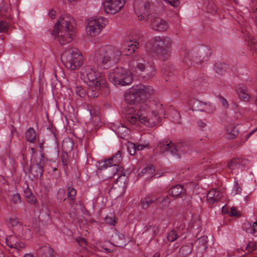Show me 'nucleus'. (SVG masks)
I'll use <instances>...</instances> for the list:
<instances>
[{"mask_svg":"<svg viewBox=\"0 0 257 257\" xmlns=\"http://www.w3.org/2000/svg\"><path fill=\"white\" fill-rule=\"evenodd\" d=\"M191 101L193 103L192 108L193 110L203 111L202 108H203L204 105H205V102L195 99L192 100Z\"/></svg>","mask_w":257,"mask_h":257,"instance_id":"ea45409f","label":"nucleus"},{"mask_svg":"<svg viewBox=\"0 0 257 257\" xmlns=\"http://www.w3.org/2000/svg\"><path fill=\"white\" fill-rule=\"evenodd\" d=\"M149 148V143H146L144 144H137L136 145L137 150L142 151L145 148Z\"/></svg>","mask_w":257,"mask_h":257,"instance_id":"5fc2aeb1","label":"nucleus"},{"mask_svg":"<svg viewBox=\"0 0 257 257\" xmlns=\"http://www.w3.org/2000/svg\"><path fill=\"white\" fill-rule=\"evenodd\" d=\"M170 6L176 7L179 5V0H164Z\"/></svg>","mask_w":257,"mask_h":257,"instance_id":"6e6d98bb","label":"nucleus"},{"mask_svg":"<svg viewBox=\"0 0 257 257\" xmlns=\"http://www.w3.org/2000/svg\"><path fill=\"white\" fill-rule=\"evenodd\" d=\"M220 100L221 101L222 105L224 106V107H227L228 106V102L227 101V100L223 97L220 96Z\"/></svg>","mask_w":257,"mask_h":257,"instance_id":"0e129e2a","label":"nucleus"},{"mask_svg":"<svg viewBox=\"0 0 257 257\" xmlns=\"http://www.w3.org/2000/svg\"><path fill=\"white\" fill-rule=\"evenodd\" d=\"M221 193L215 189L210 190L207 194L206 198L208 202L213 204L217 202L222 197Z\"/></svg>","mask_w":257,"mask_h":257,"instance_id":"5701e85b","label":"nucleus"},{"mask_svg":"<svg viewBox=\"0 0 257 257\" xmlns=\"http://www.w3.org/2000/svg\"><path fill=\"white\" fill-rule=\"evenodd\" d=\"M208 245V237L203 235L198 238L194 242L196 257H202L206 252Z\"/></svg>","mask_w":257,"mask_h":257,"instance_id":"2eb2a0df","label":"nucleus"},{"mask_svg":"<svg viewBox=\"0 0 257 257\" xmlns=\"http://www.w3.org/2000/svg\"><path fill=\"white\" fill-rule=\"evenodd\" d=\"M183 188L181 185H177L171 188L169 191V195L177 197H181L182 194Z\"/></svg>","mask_w":257,"mask_h":257,"instance_id":"2f4dec72","label":"nucleus"},{"mask_svg":"<svg viewBox=\"0 0 257 257\" xmlns=\"http://www.w3.org/2000/svg\"><path fill=\"white\" fill-rule=\"evenodd\" d=\"M9 25L5 21H0V33L5 32L8 30Z\"/></svg>","mask_w":257,"mask_h":257,"instance_id":"603ef678","label":"nucleus"},{"mask_svg":"<svg viewBox=\"0 0 257 257\" xmlns=\"http://www.w3.org/2000/svg\"><path fill=\"white\" fill-rule=\"evenodd\" d=\"M151 233L153 236H155L157 235L159 231V228L157 225H153V227L151 229Z\"/></svg>","mask_w":257,"mask_h":257,"instance_id":"13d9d810","label":"nucleus"},{"mask_svg":"<svg viewBox=\"0 0 257 257\" xmlns=\"http://www.w3.org/2000/svg\"><path fill=\"white\" fill-rule=\"evenodd\" d=\"M80 76L85 83L92 87V91H96L94 94H91V96L97 97L99 93L104 96L109 94V89L106 79L94 66L85 65L81 70Z\"/></svg>","mask_w":257,"mask_h":257,"instance_id":"f03ea898","label":"nucleus"},{"mask_svg":"<svg viewBox=\"0 0 257 257\" xmlns=\"http://www.w3.org/2000/svg\"><path fill=\"white\" fill-rule=\"evenodd\" d=\"M226 65L223 63H217L214 65V69L217 73L220 75L226 71Z\"/></svg>","mask_w":257,"mask_h":257,"instance_id":"a19ab883","label":"nucleus"},{"mask_svg":"<svg viewBox=\"0 0 257 257\" xmlns=\"http://www.w3.org/2000/svg\"><path fill=\"white\" fill-rule=\"evenodd\" d=\"M241 190V188L238 185V181L235 180L234 187L232 189V193H234V194H239Z\"/></svg>","mask_w":257,"mask_h":257,"instance_id":"09e8293b","label":"nucleus"},{"mask_svg":"<svg viewBox=\"0 0 257 257\" xmlns=\"http://www.w3.org/2000/svg\"><path fill=\"white\" fill-rule=\"evenodd\" d=\"M158 199L156 202V205L160 209H164L169 207L171 199L168 195L158 197Z\"/></svg>","mask_w":257,"mask_h":257,"instance_id":"393cba45","label":"nucleus"},{"mask_svg":"<svg viewBox=\"0 0 257 257\" xmlns=\"http://www.w3.org/2000/svg\"><path fill=\"white\" fill-rule=\"evenodd\" d=\"M150 22V27L154 31L165 32L169 28L168 23L161 17H151Z\"/></svg>","mask_w":257,"mask_h":257,"instance_id":"dca6fc26","label":"nucleus"},{"mask_svg":"<svg viewBox=\"0 0 257 257\" xmlns=\"http://www.w3.org/2000/svg\"><path fill=\"white\" fill-rule=\"evenodd\" d=\"M9 224L12 227H17L20 231H21L23 228L22 225L17 218H10L9 220Z\"/></svg>","mask_w":257,"mask_h":257,"instance_id":"79ce46f5","label":"nucleus"},{"mask_svg":"<svg viewBox=\"0 0 257 257\" xmlns=\"http://www.w3.org/2000/svg\"><path fill=\"white\" fill-rule=\"evenodd\" d=\"M75 91L76 94L81 97L84 96L86 94V91L81 86H75Z\"/></svg>","mask_w":257,"mask_h":257,"instance_id":"49530a36","label":"nucleus"},{"mask_svg":"<svg viewBox=\"0 0 257 257\" xmlns=\"http://www.w3.org/2000/svg\"><path fill=\"white\" fill-rule=\"evenodd\" d=\"M68 197L71 200L73 201L75 196L76 194V191L75 189L71 188V187H69L68 189Z\"/></svg>","mask_w":257,"mask_h":257,"instance_id":"de8ad7c7","label":"nucleus"},{"mask_svg":"<svg viewBox=\"0 0 257 257\" xmlns=\"http://www.w3.org/2000/svg\"><path fill=\"white\" fill-rule=\"evenodd\" d=\"M237 214L236 210L233 207L231 208L230 211L229 212V215L231 216H235L237 215Z\"/></svg>","mask_w":257,"mask_h":257,"instance_id":"680f3d73","label":"nucleus"},{"mask_svg":"<svg viewBox=\"0 0 257 257\" xmlns=\"http://www.w3.org/2000/svg\"><path fill=\"white\" fill-rule=\"evenodd\" d=\"M249 162L248 160L243 158H236L230 160L228 163V167L231 170H241L248 165Z\"/></svg>","mask_w":257,"mask_h":257,"instance_id":"a211bd4d","label":"nucleus"},{"mask_svg":"<svg viewBox=\"0 0 257 257\" xmlns=\"http://www.w3.org/2000/svg\"><path fill=\"white\" fill-rule=\"evenodd\" d=\"M197 50L198 52V57L200 58L199 62L207 61L211 53L210 49L208 47H202Z\"/></svg>","mask_w":257,"mask_h":257,"instance_id":"b1692460","label":"nucleus"},{"mask_svg":"<svg viewBox=\"0 0 257 257\" xmlns=\"http://www.w3.org/2000/svg\"><path fill=\"white\" fill-rule=\"evenodd\" d=\"M126 0H105L103 3L105 13L108 15H114L123 6Z\"/></svg>","mask_w":257,"mask_h":257,"instance_id":"ddd939ff","label":"nucleus"},{"mask_svg":"<svg viewBox=\"0 0 257 257\" xmlns=\"http://www.w3.org/2000/svg\"><path fill=\"white\" fill-rule=\"evenodd\" d=\"M245 41L247 45L251 49L257 50V41L251 34H248L246 36Z\"/></svg>","mask_w":257,"mask_h":257,"instance_id":"f704fd0d","label":"nucleus"},{"mask_svg":"<svg viewBox=\"0 0 257 257\" xmlns=\"http://www.w3.org/2000/svg\"><path fill=\"white\" fill-rule=\"evenodd\" d=\"M150 0H135L134 9L137 16H150L151 12Z\"/></svg>","mask_w":257,"mask_h":257,"instance_id":"9b49d317","label":"nucleus"},{"mask_svg":"<svg viewBox=\"0 0 257 257\" xmlns=\"http://www.w3.org/2000/svg\"><path fill=\"white\" fill-rule=\"evenodd\" d=\"M198 54L197 49L186 52L182 60L184 65L187 67L195 66L199 62L200 58L198 57Z\"/></svg>","mask_w":257,"mask_h":257,"instance_id":"4468645a","label":"nucleus"},{"mask_svg":"<svg viewBox=\"0 0 257 257\" xmlns=\"http://www.w3.org/2000/svg\"><path fill=\"white\" fill-rule=\"evenodd\" d=\"M77 242L81 245H86V240L83 237H78L76 239Z\"/></svg>","mask_w":257,"mask_h":257,"instance_id":"4d7b16f0","label":"nucleus"},{"mask_svg":"<svg viewBox=\"0 0 257 257\" xmlns=\"http://www.w3.org/2000/svg\"><path fill=\"white\" fill-rule=\"evenodd\" d=\"M236 92L239 97L244 101H248L251 98V96L248 92L247 87L243 84H239L236 87Z\"/></svg>","mask_w":257,"mask_h":257,"instance_id":"4be33fe9","label":"nucleus"},{"mask_svg":"<svg viewBox=\"0 0 257 257\" xmlns=\"http://www.w3.org/2000/svg\"><path fill=\"white\" fill-rule=\"evenodd\" d=\"M114 242L115 243V245L118 247H123L127 244L124 239V235L120 233L115 234Z\"/></svg>","mask_w":257,"mask_h":257,"instance_id":"7c9ffc66","label":"nucleus"},{"mask_svg":"<svg viewBox=\"0 0 257 257\" xmlns=\"http://www.w3.org/2000/svg\"><path fill=\"white\" fill-rule=\"evenodd\" d=\"M46 159L44 154L41 153V158L39 162L31 166V173L35 178L41 177L44 172V167L45 164Z\"/></svg>","mask_w":257,"mask_h":257,"instance_id":"f3484780","label":"nucleus"},{"mask_svg":"<svg viewBox=\"0 0 257 257\" xmlns=\"http://www.w3.org/2000/svg\"><path fill=\"white\" fill-rule=\"evenodd\" d=\"M198 126L201 128H203L206 126V123L202 120H199L198 121Z\"/></svg>","mask_w":257,"mask_h":257,"instance_id":"69168bd1","label":"nucleus"},{"mask_svg":"<svg viewBox=\"0 0 257 257\" xmlns=\"http://www.w3.org/2000/svg\"><path fill=\"white\" fill-rule=\"evenodd\" d=\"M178 237V235L175 230H172L170 232H169L167 235V239L169 241L173 242Z\"/></svg>","mask_w":257,"mask_h":257,"instance_id":"a18cd8bd","label":"nucleus"},{"mask_svg":"<svg viewBox=\"0 0 257 257\" xmlns=\"http://www.w3.org/2000/svg\"><path fill=\"white\" fill-rule=\"evenodd\" d=\"M245 249L248 252H252L256 249V243L252 241L249 242Z\"/></svg>","mask_w":257,"mask_h":257,"instance_id":"8fccbe9b","label":"nucleus"},{"mask_svg":"<svg viewBox=\"0 0 257 257\" xmlns=\"http://www.w3.org/2000/svg\"><path fill=\"white\" fill-rule=\"evenodd\" d=\"M242 228L246 232L253 234L257 229V222H246L242 224Z\"/></svg>","mask_w":257,"mask_h":257,"instance_id":"c85d7f7f","label":"nucleus"},{"mask_svg":"<svg viewBox=\"0 0 257 257\" xmlns=\"http://www.w3.org/2000/svg\"><path fill=\"white\" fill-rule=\"evenodd\" d=\"M205 105H204L203 111H206L208 113H213L216 110L215 106L211 103H205Z\"/></svg>","mask_w":257,"mask_h":257,"instance_id":"c03bdc74","label":"nucleus"},{"mask_svg":"<svg viewBox=\"0 0 257 257\" xmlns=\"http://www.w3.org/2000/svg\"><path fill=\"white\" fill-rule=\"evenodd\" d=\"M173 43L172 38L167 36L153 37L146 45V50L156 54L160 60L166 61L171 55V49Z\"/></svg>","mask_w":257,"mask_h":257,"instance_id":"7ed1b4c3","label":"nucleus"},{"mask_svg":"<svg viewBox=\"0 0 257 257\" xmlns=\"http://www.w3.org/2000/svg\"><path fill=\"white\" fill-rule=\"evenodd\" d=\"M75 24L71 17H60L52 34L61 45L71 42L74 37Z\"/></svg>","mask_w":257,"mask_h":257,"instance_id":"20e7f679","label":"nucleus"},{"mask_svg":"<svg viewBox=\"0 0 257 257\" xmlns=\"http://www.w3.org/2000/svg\"><path fill=\"white\" fill-rule=\"evenodd\" d=\"M127 149L130 155H135L137 151L136 145L132 142H128L127 145Z\"/></svg>","mask_w":257,"mask_h":257,"instance_id":"37998d69","label":"nucleus"},{"mask_svg":"<svg viewBox=\"0 0 257 257\" xmlns=\"http://www.w3.org/2000/svg\"><path fill=\"white\" fill-rule=\"evenodd\" d=\"M53 252V249L50 246L44 245L39 248L37 250V254L39 257H50Z\"/></svg>","mask_w":257,"mask_h":257,"instance_id":"a878e982","label":"nucleus"},{"mask_svg":"<svg viewBox=\"0 0 257 257\" xmlns=\"http://www.w3.org/2000/svg\"><path fill=\"white\" fill-rule=\"evenodd\" d=\"M158 199V196L154 193H149L146 195L141 200V204L144 209H148L152 204L156 202Z\"/></svg>","mask_w":257,"mask_h":257,"instance_id":"aec40b11","label":"nucleus"},{"mask_svg":"<svg viewBox=\"0 0 257 257\" xmlns=\"http://www.w3.org/2000/svg\"><path fill=\"white\" fill-rule=\"evenodd\" d=\"M108 78L115 86L129 85L133 80V76L130 71L119 67L111 69L108 75Z\"/></svg>","mask_w":257,"mask_h":257,"instance_id":"1a4fd4ad","label":"nucleus"},{"mask_svg":"<svg viewBox=\"0 0 257 257\" xmlns=\"http://www.w3.org/2000/svg\"><path fill=\"white\" fill-rule=\"evenodd\" d=\"M148 172L150 174H153L155 172V167L153 165H149L147 166Z\"/></svg>","mask_w":257,"mask_h":257,"instance_id":"052dcab7","label":"nucleus"},{"mask_svg":"<svg viewBox=\"0 0 257 257\" xmlns=\"http://www.w3.org/2000/svg\"><path fill=\"white\" fill-rule=\"evenodd\" d=\"M154 93V90L150 86H145L144 85H139L137 86L134 90L126 94L124 96L125 102L130 104H134V106L128 107L126 110V118L127 119V114H128V109L132 107H135V105L138 103H141L140 100L146 98ZM142 102H141L142 103Z\"/></svg>","mask_w":257,"mask_h":257,"instance_id":"0eeeda50","label":"nucleus"},{"mask_svg":"<svg viewBox=\"0 0 257 257\" xmlns=\"http://www.w3.org/2000/svg\"><path fill=\"white\" fill-rule=\"evenodd\" d=\"M225 130L226 131V138L228 139H233L238 134L239 130L233 123L227 125Z\"/></svg>","mask_w":257,"mask_h":257,"instance_id":"bb28decb","label":"nucleus"},{"mask_svg":"<svg viewBox=\"0 0 257 257\" xmlns=\"http://www.w3.org/2000/svg\"><path fill=\"white\" fill-rule=\"evenodd\" d=\"M49 16H55L56 15V12L53 9L51 10L49 12Z\"/></svg>","mask_w":257,"mask_h":257,"instance_id":"774afa93","label":"nucleus"},{"mask_svg":"<svg viewBox=\"0 0 257 257\" xmlns=\"http://www.w3.org/2000/svg\"><path fill=\"white\" fill-rule=\"evenodd\" d=\"M74 147V143L73 141L70 139H67L63 140L62 142V148L64 150V152H67V151H71L73 150Z\"/></svg>","mask_w":257,"mask_h":257,"instance_id":"c9c22d12","label":"nucleus"},{"mask_svg":"<svg viewBox=\"0 0 257 257\" xmlns=\"http://www.w3.org/2000/svg\"><path fill=\"white\" fill-rule=\"evenodd\" d=\"M114 132L119 138L124 139L128 135L129 130L123 124H120Z\"/></svg>","mask_w":257,"mask_h":257,"instance_id":"473e14b6","label":"nucleus"},{"mask_svg":"<svg viewBox=\"0 0 257 257\" xmlns=\"http://www.w3.org/2000/svg\"><path fill=\"white\" fill-rule=\"evenodd\" d=\"M139 43L135 41L132 43V42H127L124 43L121 47L122 53L128 56L134 53L136 49L138 48Z\"/></svg>","mask_w":257,"mask_h":257,"instance_id":"412c9836","label":"nucleus"},{"mask_svg":"<svg viewBox=\"0 0 257 257\" xmlns=\"http://www.w3.org/2000/svg\"><path fill=\"white\" fill-rule=\"evenodd\" d=\"M129 65L133 72L147 80L152 78L156 72L154 64L147 62L142 55L134 57Z\"/></svg>","mask_w":257,"mask_h":257,"instance_id":"423d86ee","label":"nucleus"},{"mask_svg":"<svg viewBox=\"0 0 257 257\" xmlns=\"http://www.w3.org/2000/svg\"><path fill=\"white\" fill-rule=\"evenodd\" d=\"M127 121L131 124L138 121L149 127L159 123L161 118L165 117V109L163 104L157 101H146L128 109Z\"/></svg>","mask_w":257,"mask_h":257,"instance_id":"f257e3e1","label":"nucleus"},{"mask_svg":"<svg viewBox=\"0 0 257 257\" xmlns=\"http://www.w3.org/2000/svg\"><path fill=\"white\" fill-rule=\"evenodd\" d=\"M192 251V245L187 244L182 246L179 250V255L181 257H186Z\"/></svg>","mask_w":257,"mask_h":257,"instance_id":"72a5a7b5","label":"nucleus"},{"mask_svg":"<svg viewBox=\"0 0 257 257\" xmlns=\"http://www.w3.org/2000/svg\"><path fill=\"white\" fill-rule=\"evenodd\" d=\"M105 221L106 223L110 225H114L115 221L111 217H106L105 218Z\"/></svg>","mask_w":257,"mask_h":257,"instance_id":"bf43d9fd","label":"nucleus"},{"mask_svg":"<svg viewBox=\"0 0 257 257\" xmlns=\"http://www.w3.org/2000/svg\"><path fill=\"white\" fill-rule=\"evenodd\" d=\"M181 145V144L175 145L171 141L164 140L160 142L158 144L157 147L161 152H170L172 155L178 156V158H179L181 152L180 149Z\"/></svg>","mask_w":257,"mask_h":257,"instance_id":"f8f14e48","label":"nucleus"},{"mask_svg":"<svg viewBox=\"0 0 257 257\" xmlns=\"http://www.w3.org/2000/svg\"><path fill=\"white\" fill-rule=\"evenodd\" d=\"M115 162V159H113V161H110L109 164H110V166H113L118 167V166L119 164V163H116Z\"/></svg>","mask_w":257,"mask_h":257,"instance_id":"338daca9","label":"nucleus"},{"mask_svg":"<svg viewBox=\"0 0 257 257\" xmlns=\"http://www.w3.org/2000/svg\"><path fill=\"white\" fill-rule=\"evenodd\" d=\"M105 17H89L86 21V34L90 38H95L101 32L105 25Z\"/></svg>","mask_w":257,"mask_h":257,"instance_id":"9d476101","label":"nucleus"},{"mask_svg":"<svg viewBox=\"0 0 257 257\" xmlns=\"http://www.w3.org/2000/svg\"><path fill=\"white\" fill-rule=\"evenodd\" d=\"M6 242L7 245L12 248H15L20 250L25 246V243L20 240L15 235H10L6 238Z\"/></svg>","mask_w":257,"mask_h":257,"instance_id":"6ab92c4d","label":"nucleus"},{"mask_svg":"<svg viewBox=\"0 0 257 257\" xmlns=\"http://www.w3.org/2000/svg\"><path fill=\"white\" fill-rule=\"evenodd\" d=\"M36 138V133L33 127L29 128L26 133V140L31 142H33Z\"/></svg>","mask_w":257,"mask_h":257,"instance_id":"e433bc0d","label":"nucleus"},{"mask_svg":"<svg viewBox=\"0 0 257 257\" xmlns=\"http://www.w3.org/2000/svg\"><path fill=\"white\" fill-rule=\"evenodd\" d=\"M204 11H205V12H206L207 14H209V15H220V13L218 11L217 8L215 4L212 1H208L207 2V3L205 4V6L204 8Z\"/></svg>","mask_w":257,"mask_h":257,"instance_id":"cd10ccee","label":"nucleus"},{"mask_svg":"<svg viewBox=\"0 0 257 257\" xmlns=\"http://www.w3.org/2000/svg\"><path fill=\"white\" fill-rule=\"evenodd\" d=\"M24 194L27 199V201L31 204H34L36 202V199L35 198V196L33 195V194L32 193V192L30 191V189L29 187H27L25 190H24Z\"/></svg>","mask_w":257,"mask_h":257,"instance_id":"58836bf2","label":"nucleus"},{"mask_svg":"<svg viewBox=\"0 0 257 257\" xmlns=\"http://www.w3.org/2000/svg\"><path fill=\"white\" fill-rule=\"evenodd\" d=\"M120 55L121 52L117 48L101 47L95 51L94 61L97 67L107 69L118 62Z\"/></svg>","mask_w":257,"mask_h":257,"instance_id":"39448f33","label":"nucleus"},{"mask_svg":"<svg viewBox=\"0 0 257 257\" xmlns=\"http://www.w3.org/2000/svg\"><path fill=\"white\" fill-rule=\"evenodd\" d=\"M101 169L105 170V173L108 175L107 176L108 178L112 177L117 172V167L113 166H106L103 164L101 166Z\"/></svg>","mask_w":257,"mask_h":257,"instance_id":"c756f323","label":"nucleus"},{"mask_svg":"<svg viewBox=\"0 0 257 257\" xmlns=\"http://www.w3.org/2000/svg\"><path fill=\"white\" fill-rule=\"evenodd\" d=\"M61 60L66 68L71 70L78 69L83 64V56L76 48L65 50L61 55Z\"/></svg>","mask_w":257,"mask_h":257,"instance_id":"6e6552de","label":"nucleus"},{"mask_svg":"<svg viewBox=\"0 0 257 257\" xmlns=\"http://www.w3.org/2000/svg\"><path fill=\"white\" fill-rule=\"evenodd\" d=\"M174 115L178 118L175 120H173L174 122L179 123L180 122V120H179L180 119V114H179V113L177 111H174Z\"/></svg>","mask_w":257,"mask_h":257,"instance_id":"e2e57ef3","label":"nucleus"},{"mask_svg":"<svg viewBox=\"0 0 257 257\" xmlns=\"http://www.w3.org/2000/svg\"><path fill=\"white\" fill-rule=\"evenodd\" d=\"M61 161L64 166H67L68 164V155L67 152H64L61 155Z\"/></svg>","mask_w":257,"mask_h":257,"instance_id":"3c124183","label":"nucleus"},{"mask_svg":"<svg viewBox=\"0 0 257 257\" xmlns=\"http://www.w3.org/2000/svg\"><path fill=\"white\" fill-rule=\"evenodd\" d=\"M113 159H115V163H120L122 161L121 154L120 151H118L112 157L104 161V165H110L109 162L113 161Z\"/></svg>","mask_w":257,"mask_h":257,"instance_id":"4c0bfd02","label":"nucleus"},{"mask_svg":"<svg viewBox=\"0 0 257 257\" xmlns=\"http://www.w3.org/2000/svg\"><path fill=\"white\" fill-rule=\"evenodd\" d=\"M12 200L13 203H14V204H17L21 202V198L20 195L19 194H14L12 196Z\"/></svg>","mask_w":257,"mask_h":257,"instance_id":"864d4df0","label":"nucleus"}]
</instances>
